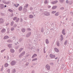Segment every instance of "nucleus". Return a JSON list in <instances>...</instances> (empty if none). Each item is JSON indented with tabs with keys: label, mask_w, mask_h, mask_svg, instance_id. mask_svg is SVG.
Wrapping results in <instances>:
<instances>
[{
	"label": "nucleus",
	"mask_w": 73,
	"mask_h": 73,
	"mask_svg": "<svg viewBox=\"0 0 73 73\" xmlns=\"http://www.w3.org/2000/svg\"><path fill=\"white\" fill-rule=\"evenodd\" d=\"M66 44H67V41L66 40H65V41L64 42V44L65 45H66Z\"/></svg>",
	"instance_id": "obj_40"
},
{
	"label": "nucleus",
	"mask_w": 73,
	"mask_h": 73,
	"mask_svg": "<svg viewBox=\"0 0 73 73\" xmlns=\"http://www.w3.org/2000/svg\"><path fill=\"white\" fill-rule=\"evenodd\" d=\"M7 72H8V73H10V69H9L7 70Z\"/></svg>",
	"instance_id": "obj_39"
},
{
	"label": "nucleus",
	"mask_w": 73,
	"mask_h": 73,
	"mask_svg": "<svg viewBox=\"0 0 73 73\" xmlns=\"http://www.w3.org/2000/svg\"><path fill=\"white\" fill-rule=\"evenodd\" d=\"M27 30L28 31H31V29L29 28H28L27 29Z\"/></svg>",
	"instance_id": "obj_59"
},
{
	"label": "nucleus",
	"mask_w": 73,
	"mask_h": 73,
	"mask_svg": "<svg viewBox=\"0 0 73 73\" xmlns=\"http://www.w3.org/2000/svg\"><path fill=\"white\" fill-rule=\"evenodd\" d=\"M36 56H37V54H35L32 56V58H33V57H36Z\"/></svg>",
	"instance_id": "obj_23"
},
{
	"label": "nucleus",
	"mask_w": 73,
	"mask_h": 73,
	"mask_svg": "<svg viewBox=\"0 0 73 73\" xmlns=\"http://www.w3.org/2000/svg\"><path fill=\"white\" fill-rule=\"evenodd\" d=\"M28 4H26V6H24V8H28Z\"/></svg>",
	"instance_id": "obj_27"
},
{
	"label": "nucleus",
	"mask_w": 73,
	"mask_h": 73,
	"mask_svg": "<svg viewBox=\"0 0 73 73\" xmlns=\"http://www.w3.org/2000/svg\"><path fill=\"white\" fill-rule=\"evenodd\" d=\"M46 43L47 44H49V41H48V39H46Z\"/></svg>",
	"instance_id": "obj_15"
},
{
	"label": "nucleus",
	"mask_w": 73,
	"mask_h": 73,
	"mask_svg": "<svg viewBox=\"0 0 73 73\" xmlns=\"http://www.w3.org/2000/svg\"><path fill=\"white\" fill-rule=\"evenodd\" d=\"M22 9H23V7H22L21 6L19 8V11H21L22 10Z\"/></svg>",
	"instance_id": "obj_22"
},
{
	"label": "nucleus",
	"mask_w": 73,
	"mask_h": 73,
	"mask_svg": "<svg viewBox=\"0 0 73 73\" xmlns=\"http://www.w3.org/2000/svg\"><path fill=\"white\" fill-rule=\"evenodd\" d=\"M33 16L32 15H29V18H30L31 19H32V18H33Z\"/></svg>",
	"instance_id": "obj_29"
},
{
	"label": "nucleus",
	"mask_w": 73,
	"mask_h": 73,
	"mask_svg": "<svg viewBox=\"0 0 73 73\" xmlns=\"http://www.w3.org/2000/svg\"><path fill=\"white\" fill-rule=\"evenodd\" d=\"M3 69H4V68H3V65L2 66V68L1 69V71H3Z\"/></svg>",
	"instance_id": "obj_42"
},
{
	"label": "nucleus",
	"mask_w": 73,
	"mask_h": 73,
	"mask_svg": "<svg viewBox=\"0 0 73 73\" xmlns=\"http://www.w3.org/2000/svg\"><path fill=\"white\" fill-rule=\"evenodd\" d=\"M16 64V61H12L11 62V65H15Z\"/></svg>",
	"instance_id": "obj_6"
},
{
	"label": "nucleus",
	"mask_w": 73,
	"mask_h": 73,
	"mask_svg": "<svg viewBox=\"0 0 73 73\" xmlns=\"http://www.w3.org/2000/svg\"><path fill=\"white\" fill-rule=\"evenodd\" d=\"M17 19V17H15L14 18H13V20H16V19Z\"/></svg>",
	"instance_id": "obj_48"
},
{
	"label": "nucleus",
	"mask_w": 73,
	"mask_h": 73,
	"mask_svg": "<svg viewBox=\"0 0 73 73\" xmlns=\"http://www.w3.org/2000/svg\"><path fill=\"white\" fill-rule=\"evenodd\" d=\"M66 3L67 4H68V3H69V1H68V0H67L66 1Z\"/></svg>",
	"instance_id": "obj_57"
},
{
	"label": "nucleus",
	"mask_w": 73,
	"mask_h": 73,
	"mask_svg": "<svg viewBox=\"0 0 73 73\" xmlns=\"http://www.w3.org/2000/svg\"><path fill=\"white\" fill-rule=\"evenodd\" d=\"M4 8V5L3 4H0V9H3Z\"/></svg>",
	"instance_id": "obj_2"
},
{
	"label": "nucleus",
	"mask_w": 73,
	"mask_h": 73,
	"mask_svg": "<svg viewBox=\"0 0 73 73\" xmlns=\"http://www.w3.org/2000/svg\"><path fill=\"white\" fill-rule=\"evenodd\" d=\"M25 65H26V66H27L28 65V63L26 64Z\"/></svg>",
	"instance_id": "obj_61"
},
{
	"label": "nucleus",
	"mask_w": 73,
	"mask_h": 73,
	"mask_svg": "<svg viewBox=\"0 0 73 73\" xmlns=\"http://www.w3.org/2000/svg\"><path fill=\"white\" fill-rule=\"evenodd\" d=\"M41 32L42 33V32H44V29L42 28V29H41Z\"/></svg>",
	"instance_id": "obj_47"
},
{
	"label": "nucleus",
	"mask_w": 73,
	"mask_h": 73,
	"mask_svg": "<svg viewBox=\"0 0 73 73\" xmlns=\"http://www.w3.org/2000/svg\"><path fill=\"white\" fill-rule=\"evenodd\" d=\"M14 5L16 7H18V6H19V4H18V5H16V4H15Z\"/></svg>",
	"instance_id": "obj_35"
},
{
	"label": "nucleus",
	"mask_w": 73,
	"mask_h": 73,
	"mask_svg": "<svg viewBox=\"0 0 73 73\" xmlns=\"http://www.w3.org/2000/svg\"><path fill=\"white\" fill-rule=\"evenodd\" d=\"M21 31L22 32L24 33L25 32V29L24 28H23L21 29Z\"/></svg>",
	"instance_id": "obj_14"
},
{
	"label": "nucleus",
	"mask_w": 73,
	"mask_h": 73,
	"mask_svg": "<svg viewBox=\"0 0 73 73\" xmlns=\"http://www.w3.org/2000/svg\"><path fill=\"white\" fill-rule=\"evenodd\" d=\"M56 11H53L52 12V13H56Z\"/></svg>",
	"instance_id": "obj_50"
},
{
	"label": "nucleus",
	"mask_w": 73,
	"mask_h": 73,
	"mask_svg": "<svg viewBox=\"0 0 73 73\" xmlns=\"http://www.w3.org/2000/svg\"><path fill=\"white\" fill-rule=\"evenodd\" d=\"M9 38V36H5L4 37V38H5V39H7V38Z\"/></svg>",
	"instance_id": "obj_24"
},
{
	"label": "nucleus",
	"mask_w": 73,
	"mask_h": 73,
	"mask_svg": "<svg viewBox=\"0 0 73 73\" xmlns=\"http://www.w3.org/2000/svg\"><path fill=\"white\" fill-rule=\"evenodd\" d=\"M8 66V63H6L4 64V66L5 67H7Z\"/></svg>",
	"instance_id": "obj_26"
},
{
	"label": "nucleus",
	"mask_w": 73,
	"mask_h": 73,
	"mask_svg": "<svg viewBox=\"0 0 73 73\" xmlns=\"http://www.w3.org/2000/svg\"><path fill=\"white\" fill-rule=\"evenodd\" d=\"M10 52L11 53H14L15 52V50L13 49H11L10 50Z\"/></svg>",
	"instance_id": "obj_11"
},
{
	"label": "nucleus",
	"mask_w": 73,
	"mask_h": 73,
	"mask_svg": "<svg viewBox=\"0 0 73 73\" xmlns=\"http://www.w3.org/2000/svg\"><path fill=\"white\" fill-rule=\"evenodd\" d=\"M37 50L38 51V52H39V49H37Z\"/></svg>",
	"instance_id": "obj_64"
},
{
	"label": "nucleus",
	"mask_w": 73,
	"mask_h": 73,
	"mask_svg": "<svg viewBox=\"0 0 73 73\" xmlns=\"http://www.w3.org/2000/svg\"><path fill=\"white\" fill-rule=\"evenodd\" d=\"M71 13H72V16H73V12H72H72H71Z\"/></svg>",
	"instance_id": "obj_63"
},
{
	"label": "nucleus",
	"mask_w": 73,
	"mask_h": 73,
	"mask_svg": "<svg viewBox=\"0 0 73 73\" xmlns=\"http://www.w3.org/2000/svg\"><path fill=\"white\" fill-rule=\"evenodd\" d=\"M50 58H55L56 56L54 55H53L52 54H51L50 55Z\"/></svg>",
	"instance_id": "obj_3"
},
{
	"label": "nucleus",
	"mask_w": 73,
	"mask_h": 73,
	"mask_svg": "<svg viewBox=\"0 0 73 73\" xmlns=\"http://www.w3.org/2000/svg\"><path fill=\"white\" fill-rule=\"evenodd\" d=\"M56 44L58 46H60V43L58 42H56Z\"/></svg>",
	"instance_id": "obj_28"
},
{
	"label": "nucleus",
	"mask_w": 73,
	"mask_h": 73,
	"mask_svg": "<svg viewBox=\"0 0 73 73\" xmlns=\"http://www.w3.org/2000/svg\"><path fill=\"white\" fill-rule=\"evenodd\" d=\"M54 50L56 52H59V50H58L57 48H55Z\"/></svg>",
	"instance_id": "obj_17"
},
{
	"label": "nucleus",
	"mask_w": 73,
	"mask_h": 73,
	"mask_svg": "<svg viewBox=\"0 0 73 73\" xmlns=\"http://www.w3.org/2000/svg\"><path fill=\"white\" fill-rule=\"evenodd\" d=\"M58 13H59V12H57L55 14V16H58L59 15V14H58Z\"/></svg>",
	"instance_id": "obj_34"
},
{
	"label": "nucleus",
	"mask_w": 73,
	"mask_h": 73,
	"mask_svg": "<svg viewBox=\"0 0 73 73\" xmlns=\"http://www.w3.org/2000/svg\"><path fill=\"white\" fill-rule=\"evenodd\" d=\"M60 9H61V10H64V8L62 7L60 8Z\"/></svg>",
	"instance_id": "obj_49"
},
{
	"label": "nucleus",
	"mask_w": 73,
	"mask_h": 73,
	"mask_svg": "<svg viewBox=\"0 0 73 73\" xmlns=\"http://www.w3.org/2000/svg\"><path fill=\"white\" fill-rule=\"evenodd\" d=\"M60 2L62 3L64 2V0H59Z\"/></svg>",
	"instance_id": "obj_31"
},
{
	"label": "nucleus",
	"mask_w": 73,
	"mask_h": 73,
	"mask_svg": "<svg viewBox=\"0 0 73 73\" xmlns=\"http://www.w3.org/2000/svg\"><path fill=\"white\" fill-rule=\"evenodd\" d=\"M33 7H30V11H32V9H33Z\"/></svg>",
	"instance_id": "obj_45"
},
{
	"label": "nucleus",
	"mask_w": 73,
	"mask_h": 73,
	"mask_svg": "<svg viewBox=\"0 0 73 73\" xmlns=\"http://www.w3.org/2000/svg\"><path fill=\"white\" fill-rule=\"evenodd\" d=\"M19 20H20V18H17L16 20V23H18V22H19Z\"/></svg>",
	"instance_id": "obj_19"
},
{
	"label": "nucleus",
	"mask_w": 73,
	"mask_h": 73,
	"mask_svg": "<svg viewBox=\"0 0 73 73\" xmlns=\"http://www.w3.org/2000/svg\"><path fill=\"white\" fill-rule=\"evenodd\" d=\"M7 42H12V41L10 40H7Z\"/></svg>",
	"instance_id": "obj_30"
},
{
	"label": "nucleus",
	"mask_w": 73,
	"mask_h": 73,
	"mask_svg": "<svg viewBox=\"0 0 73 73\" xmlns=\"http://www.w3.org/2000/svg\"><path fill=\"white\" fill-rule=\"evenodd\" d=\"M48 3V1L47 0H46L44 2V3L45 4H47Z\"/></svg>",
	"instance_id": "obj_44"
},
{
	"label": "nucleus",
	"mask_w": 73,
	"mask_h": 73,
	"mask_svg": "<svg viewBox=\"0 0 73 73\" xmlns=\"http://www.w3.org/2000/svg\"><path fill=\"white\" fill-rule=\"evenodd\" d=\"M13 22H12L11 23V26H13Z\"/></svg>",
	"instance_id": "obj_41"
},
{
	"label": "nucleus",
	"mask_w": 73,
	"mask_h": 73,
	"mask_svg": "<svg viewBox=\"0 0 73 73\" xmlns=\"http://www.w3.org/2000/svg\"><path fill=\"white\" fill-rule=\"evenodd\" d=\"M37 60V58H35V59H33L32 60V61H36V60Z\"/></svg>",
	"instance_id": "obj_46"
},
{
	"label": "nucleus",
	"mask_w": 73,
	"mask_h": 73,
	"mask_svg": "<svg viewBox=\"0 0 73 73\" xmlns=\"http://www.w3.org/2000/svg\"><path fill=\"white\" fill-rule=\"evenodd\" d=\"M50 65H52V66H53V65H54V64L53 62H50Z\"/></svg>",
	"instance_id": "obj_37"
},
{
	"label": "nucleus",
	"mask_w": 73,
	"mask_h": 73,
	"mask_svg": "<svg viewBox=\"0 0 73 73\" xmlns=\"http://www.w3.org/2000/svg\"><path fill=\"white\" fill-rule=\"evenodd\" d=\"M8 11H9V12H13V10L11 9H9Z\"/></svg>",
	"instance_id": "obj_33"
},
{
	"label": "nucleus",
	"mask_w": 73,
	"mask_h": 73,
	"mask_svg": "<svg viewBox=\"0 0 73 73\" xmlns=\"http://www.w3.org/2000/svg\"><path fill=\"white\" fill-rule=\"evenodd\" d=\"M23 48H21L19 50V53H20L21 51L23 50Z\"/></svg>",
	"instance_id": "obj_21"
},
{
	"label": "nucleus",
	"mask_w": 73,
	"mask_h": 73,
	"mask_svg": "<svg viewBox=\"0 0 73 73\" xmlns=\"http://www.w3.org/2000/svg\"><path fill=\"white\" fill-rule=\"evenodd\" d=\"M12 44H8V46L9 48H12Z\"/></svg>",
	"instance_id": "obj_13"
},
{
	"label": "nucleus",
	"mask_w": 73,
	"mask_h": 73,
	"mask_svg": "<svg viewBox=\"0 0 73 73\" xmlns=\"http://www.w3.org/2000/svg\"><path fill=\"white\" fill-rule=\"evenodd\" d=\"M5 4H9V1H8L7 2H5Z\"/></svg>",
	"instance_id": "obj_38"
},
{
	"label": "nucleus",
	"mask_w": 73,
	"mask_h": 73,
	"mask_svg": "<svg viewBox=\"0 0 73 73\" xmlns=\"http://www.w3.org/2000/svg\"><path fill=\"white\" fill-rule=\"evenodd\" d=\"M46 68L47 69V70H50V66L48 64H46Z\"/></svg>",
	"instance_id": "obj_5"
},
{
	"label": "nucleus",
	"mask_w": 73,
	"mask_h": 73,
	"mask_svg": "<svg viewBox=\"0 0 73 73\" xmlns=\"http://www.w3.org/2000/svg\"><path fill=\"white\" fill-rule=\"evenodd\" d=\"M15 38V36H14L13 38V40H16V39Z\"/></svg>",
	"instance_id": "obj_53"
},
{
	"label": "nucleus",
	"mask_w": 73,
	"mask_h": 73,
	"mask_svg": "<svg viewBox=\"0 0 73 73\" xmlns=\"http://www.w3.org/2000/svg\"><path fill=\"white\" fill-rule=\"evenodd\" d=\"M22 40V39L21 38H20L19 40V41L20 42H21V41Z\"/></svg>",
	"instance_id": "obj_55"
},
{
	"label": "nucleus",
	"mask_w": 73,
	"mask_h": 73,
	"mask_svg": "<svg viewBox=\"0 0 73 73\" xmlns=\"http://www.w3.org/2000/svg\"><path fill=\"white\" fill-rule=\"evenodd\" d=\"M60 37L61 38V41H62V40H63V39H64V37H63V36L62 35H61Z\"/></svg>",
	"instance_id": "obj_18"
},
{
	"label": "nucleus",
	"mask_w": 73,
	"mask_h": 73,
	"mask_svg": "<svg viewBox=\"0 0 73 73\" xmlns=\"http://www.w3.org/2000/svg\"><path fill=\"white\" fill-rule=\"evenodd\" d=\"M20 21L21 22H23V19L21 18L20 19Z\"/></svg>",
	"instance_id": "obj_56"
},
{
	"label": "nucleus",
	"mask_w": 73,
	"mask_h": 73,
	"mask_svg": "<svg viewBox=\"0 0 73 73\" xmlns=\"http://www.w3.org/2000/svg\"><path fill=\"white\" fill-rule=\"evenodd\" d=\"M5 31H6V30L5 29H2L1 31V32L3 33H5Z\"/></svg>",
	"instance_id": "obj_9"
},
{
	"label": "nucleus",
	"mask_w": 73,
	"mask_h": 73,
	"mask_svg": "<svg viewBox=\"0 0 73 73\" xmlns=\"http://www.w3.org/2000/svg\"><path fill=\"white\" fill-rule=\"evenodd\" d=\"M57 2H58V1H53L51 2V4H56V3H57Z\"/></svg>",
	"instance_id": "obj_10"
},
{
	"label": "nucleus",
	"mask_w": 73,
	"mask_h": 73,
	"mask_svg": "<svg viewBox=\"0 0 73 73\" xmlns=\"http://www.w3.org/2000/svg\"><path fill=\"white\" fill-rule=\"evenodd\" d=\"M43 51H44V53H46V52H45V47L44 48Z\"/></svg>",
	"instance_id": "obj_52"
},
{
	"label": "nucleus",
	"mask_w": 73,
	"mask_h": 73,
	"mask_svg": "<svg viewBox=\"0 0 73 73\" xmlns=\"http://www.w3.org/2000/svg\"><path fill=\"white\" fill-rule=\"evenodd\" d=\"M44 16H49L50 15V14L48 12H46L44 13Z\"/></svg>",
	"instance_id": "obj_7"
},
{
	"label": "nucleus",
	"mask_w": 73,
	"mask_h": 73,
	"mask_svg": "<svg viewBox=\"0 0 73 73\" xmlns=\"http://www.w3.org/2000/svg\"><path fill=\"white\" fill-rule=\"evenodd\" d=\"M11 31H14V30H15V29H14V28H13V27H11Z\"/></svg>",
	"instance_id": "obj_32"
},
{
	"label": "nucleus",
	"mask_w": 73,
	"mask_h": 73,
	"mask_svg": "<svg viewBox=\"0 0 73 73\" xmlns=\"http://www.w3.org/2000/svg\"><path fill=\"white\" fill-rule=\"evenodd\" d=\"M25 51H23V52L21 53V54L19 56V57L21 58V57H23V55L25 54Z\"/></svg>",
	"instance_id": "obj_1"
},
{
	"label": "nucleus",
	"mask_w": 73,
	"mask_h": 73,
	"mask_svg": "<svg viewBox=\"0 0 73 73\" xmlns=\"http://www.w3.org/2000/svg\"><path fill=\"white\" fill-rule=\"evenodd\" d=\"M13 73H15L16 72V70L15 69H13Z\"/></svg>",
	"instance_id": "obj_43"
},
{
	"label": "nucleus",
	"mask_w": 73,
	"mask_h": 73,
	"mask_svg": "<svg viewBox=\"0 0 73 73\" xmlns=\"http://www.w3.org/2000/svg\"><path fill=\"white\" fill-rule=\"evenodd\" d=\"M57 6H53L52 8V9H56V8H57Z\"/></svg>",
	"instance_id": "obj_20"
},
{
	"label": "nucleus",
	"mask_w": 73,
	"mask_h": 73,
	"mask_svg": "<svg viewBox=\"0 0 73 73\" xmlns=\"http://www.w3.org/2000/svg\"><path fill=\"white\" fill-rule=\"evenodd\" d=\"M48 8H50V7H51V6H50V5H48Z\"/></svg>",
	"instance_id": "obj_60"
},
{
	"label": "nucleus",
	"mask_w": 73,
	"mask_h": 73,
	"mask_svg": "<svg viewBox=\"0 0 73 73\" xmlns=\"http://www.w3.org/2000/svg\"><path fill=\"white\" fill-rule=\"evenodd\" d=\"M31 33L30 32H29V33H28L26 35V37H29L31 36Z\"/></svg>",
	"instance_id": "obj_4"
},
{
	"label": "nucleus",
	"mask_w": 73,
	"mask_h": 73,
	"mask_svg": "<svg viewBox=\"0 0 73 73\" xmlns=\"http://www.w3.org/2000/svg\"><path fill=\"white\" fill-rule=\"evenodd\" d=\"M4 23V19L2 18H0V23L2 24Z\"/></svg>",
	"instance_id": "obj_8"
},
{
	"label": "nucleus",
	"mask_w": 73,
	"mask_h": 73,
	"mask_svg": "<svg viewBox=\"0 0 73 73\" xmlns=\"http://www.w3.org/2000/svg\"><path fill=\"white\" fill-rule=\"evenodd\" d=\"M62 33L63 35H65V30L64 29L62 30Z\"/></svg>",
	"instance_id": "obj_16"
},
{
	"label": "nucleus",
	"mask_w": 73,
	"mask_h": 73,
	"mask_svg": "<svg viewBox=\"0 0 73 73\" xmlns=\"http://www.w3.org/2000/svg\"><path fill=\"white\" fill-rule=\"evenodd\" d=\"M5 50V49H4L3 50H2L1 51V53H3V52H4Z\"/></svg>",
	"instance_id": "obj_36"
},
{
	"label": "nucleus",
	"mask_w": 73,
	"mask_h": 73,
	"mask_svg": "<svg viewBox=\"0 0 73 73\" xmlns=\"http://www.w3.org/2000/svg\"><path fill=\"white\" fill-rule=\"evenodd\" d=\"M23 11L24 12H27V9L25 8H24L23 9Z\"/></svg>",
	"instance_id": "obj_12"
},
{
	"label": "nucleus",
	"mask_w": 73,
	"mask_h": 73,
	"mask_svg": "<svg viewBox=\"0 0 73 73\" xmlns=\"http://www.w3.org/2000/svg\"><path fill=\"white\" fill-rule=\"evenodd\" d=\"M15 28V27H17V25L16 24H14L13 26Z\"/></svg>",
	"instance_id": "obj_54"
},
{
	"label": "nucleus",
	"mask_w": 73,
	"mask_h": 73,
	"mask_svg": "<svg viewBox=\"0 0 73 73\" xmlns=\"http://www.w3.org/2000/svg\"><path fill=\"white\" fill-rule=\"evenodd\" d=\"M73 3V2L72 1H70L69 2V4L70 5H71V4H72Z\"/></svg>",
	"instance_id": "obj_25"
},
{
	"label": "nucleus",
	"mask_w": 73,
	"mask_h": 73,
	"mask_svg": "<svg viewBox=\"0 0 73 73\" xmlns=\"http://www.w3.org/2000/svg\"><path fill=\"white\" fill-rule=\"evenodd\" d=\"M6 7H7V5H4V8H6Z\"/></svg>",
	"instance_id": "obj_62"
},
{
	"label": "nucleus",
	"mask_w": 73,
	"mask_h": 73,
	"mask_svg": "<svg viewBox=\"0 0 73 73\" xmlns=\"http://www.w3.org/2000/svg\"><path fill=\"white\" fill-rule=\"evenodd\" d=\"M9 25V23H7L6 25V27H7V26H8V25Z\"/></svg>",
	"instance_id": "obj_51"
},
{
	"label": "nucleus",
	"mask_w": 73,
	"mask_h": 73,
	"mask_svg": "<svg viewBox=\"0 0 73 73\" xmlns=\"http://www.w3.org/2000/svg\"><path fill=\"white\" fill-rule=\"evenodd\" d=\"M7 33H9V31L7 29Z\"/></svg>",
	"instance_id": "obj_58"
}]
</instances>
